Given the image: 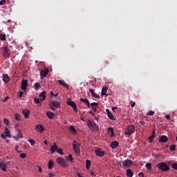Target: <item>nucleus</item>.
Wrapping results in <instances>:
<instances>
[{
	"label": "nucleus",
	"instance_id": "obj_62",
	"mask_svg": "<svg viewBox=\"0 0 177 177\" xmlns=\"http://www.w3.org/2000/svg\"><path fill=\"white\" fill-rule=\"evenodd\" d=\"M80 119L82 120V121H85V118L82 116L80 117Z\"/></svg>",
	"mask_w": 177,
	"mask_h": 177
},
{
	"label": "nucleus",
	"instance_id": "obj_30",
	"mask_svg": "<svg viewBox=\"0 0 177 177\" xmlns=\"http://www.w3.org/2000/svg\"><path fill=\"white\" fill-rule=\"evenodd\" d=\"M69 130L71 132H72V133H77V131L75 129V127H74V125H71L69 127Z\"/></svg>",
	"mask_w": 177,
	"mask_h": 177
},
{
	"label": "nucleus",
	"instance_id": "obj_25",
	"mask_svg": "<svg viewBox=\"0 0 177 177\" xmlns=\"http://www.w3.org/2000/svg\"><path fill=\"white\" fill-rule=\"evenodd\" d=\"M46 115H47V117H48V118L50 120H52L55 117V114L52 111H47L46 112Z\"/></svg>",
	"mask_w": 177,
	"mask_h": 177
},
{
	"label": "nucleus",
	"instance_id": "obj_14",
	"mask_svg": "<svg viewBox=\"0 0 177 177\" xmlns=\"http://www.w3.org/2000/svg\"><path fill=\"white\" fill-rule=\"evenodd\" d=\"M36 131L41 133L42 132H44V131H45V127H43V125H41V124H39L36 125Z\"/></svg>",
	"mask_w": 177,
	"mask_h": 177
},
{
	"label": "nucleus",
	"instance_id": "obj_51",
	"mask_svg": "<svg viewBox=\"0 0 177 177\" xmlns=\"http://www.w3.org/2000/svg\"><path fill=\"white\" fill-rule=\"evenodd\" d=\"M4 122H5V124H6V125H8L9 120H8V118H4Z\"/></svg>",
	"mask_w": 177,
	"mask_h": 177
},
{
	"label": "nucleus",
	"instance_id": "obj_10",
	"mask_svg": "<svg viewBox=\"0 0 177 177\" xmlns=\"http://www.w3.org/2000/svg\"><path fill=\"white\" fill-rule=\"evenodd\" d=\"M95 154L96 156H99V157H103L105 154V151L101 150L100 147L95 149Z\"/></svg>",
	"mask_w": 177,
	"mask_h": 177
},
{
	"label": "nucleus",
	"instance_id": "obj_20",
	"mask_svg": "<svg viewBox=\"0 0 177 177\" xmlns=\"http://www.w3.org/2000/svg\"><path fill=\"white\" fill-rule=\"evenodd\" d=\"M119 142H118V140H114L113 142H111V147H112V149H117L118 146H119Z\"/></svg>",
	"mask_w": 177,
	"mask_h": 177
},
{
	"label": "nucleus",
	"instance_id": "obj_40",
	"mask_svg": "<svg viewBox=\"0 0 177 177\" xmlns=\"http://www.w3.org/2000/svg\"><path fill=\"white\" fill-rule=\"evenodd\" d=\"M57 151L59 153V154H64V150L62 148H59L57 146Z\"/></svg>",
	"mask_w": 177,
	"mask_h": 177
},
{
	"label": "nucleus",
	"instance_id": "obj_19",
	"mask_svg": "<svg viewBox=\"0 0 177 177\" xmlns=\"http://www.w3.org/2000/svg\"><path fill=\"white\" fill-rule=\"evenodd\" d=\"M48 73V69L41 70V71L40 73L41 78H46V77L47 76Z\"/></svg>",
	"mask_w": 177,
	"mask_h": 177
},
{
	"label": "nucleus",
	"instance_id": "obj_9",
	"mask_svg": "<svg viewBox=\"0 0 177 177\" xmlns=\"http://www.w3.org/2000/svg\"><path fill=\"white\" fill-rule=\"evenodd\" d=\"M3 56L4 57H10V50L8 46H4L3 48Z\"/></svg>",
	"mask_w": 177,
	"mask_h": 177
},
{
	"label": "nucleus",
	"instance_id": "obj_54",
	"mask_svg": "<svg viewBox=\"0 0 177 177\" xmlns=\"http://www.w3.org/2000/svg\"><path fill=\"white\" fill-rule=\"evenodd\" d=\"M1 136L2 139H6V136L4 133H1Z\"/></svg>",
	"mask_w": 177,
	"mask_h": 177
},
{
	"label": "nucleus",
	"instance_id": "obj_12",
	"mask_svg": "<svg viewBox=\"0 0 177 177\" xmlns=\"http://www.w3.org/2000/svg\"><path fill=\"white\" fill-rule=\"evenodd\" d=\"M106 112L107 113V115H108L109 118L115 121L116 117L115 115H113V113H111L109 109H106Z\"/></svg>",
	"mask_w": 177,
	"mask_h": 177
},
{
	"label": "nucleus",
	"instance_id": "obj_15",
	"mask_svg": "<svg viewBox=\"0 0 177 177\" xmlns=\"http://www.w3.org/2000/svg\"><path fill=\"white\" fill-rule=\"evenodd\" d=\"M58 146L56 142H54L52 146H50V151L52 153H55L56 151H57Z\"/></svg>",
	"mask_w": 177,
	"mask_h": 177
},
{
	"label": "nucleus",
	"instance_id": "obj_34",
	"mask_svg": "<svg viewBox=\"0 0 177 177\" xmlns=\"http://www.w3.org/2000/svg\"><path fill=\"white\" fill-rule=\"evenodd\" d=\"M15 139H20V138H23V133H21V132H19L17 135H15V136H14Z\"/></svg>",
	"mask_w": 177,
	"mask_h": 177
},
{
	"label": "nucleus",
	"instance_id": "obj_61",
	"mask_svg": "<svg viewBox=\"0 0 177 177\" xmlns=\"http://www.w3.org/2000/svg\"><path fill=\"white\" fill-rule=\"evenodd\" d=\"M90 174L93 176V175H95V172L93 171H91Z\"/></svg>",
	"mask_w": 177,
	"mask_h": 177
},
{
	"label": "nucleus",
	"instance_id": "obj_47",
	"mask_svg": "<svg viewBox=\"0 0 177 177\" xmlns=\"http://www.w3.org/2000/svg\"><path fill=\"white\" fill-rule=\"evenodd\" d=\"M34 100H35V102L37 103V104L40 103V100L38 99L37 97H35Z\"/></svg>",
	"mask_w": 177,
	"mask_h": 177
},
{
	"label": "nucleus",
	"instance_id": "obj_39",
	"mask_svg": "<svg viewBox=\"0 0 177 177\" xmlns=\"http://www.w3.org/2000/svg\"><path fill=\"white\" fill-rule=\"evenodd\" d=\"M15 120H17V121L21 120V115L20 114H19V113H17V114H15Z\"/></svg>",
	"mask_w": 177,
	"mask_h": 177
},
{
	"label": "nucleus",
	"instance_id": "obj_27",
	"mask_svg": "<svg viewBox=\"0 0 177 177\" xmlns=\"http://www.w3.org/2000/svg\"><path fill=\"white\" fill-rule=\"evenodd\" d=\"M4 133H6V136H8L9 138H11V132L7 127H6V128H5Z\"/></svg>",
	"mask_w": 177,
	"mask_h": 177
},
{
	"label": "nucleus",
	"instance_id": "obj_60",
	"mask_svg": "<svg viewBox=\"0 0 177 177\" xmlns=\"http://www.w3.org/2000/svg\"><path fill=\"white\" fill-rule=\"evenodd\" d=\"M117 109H118L117 106H115V107H113L112 109L113 111H115V110H117Z\"/></svg>",
	"mask_w": 177,
	"mask_h": 177
},
{
	"label": "nucleus",
	"instance_id": "obj_31",
	"mask_svg": "<svg viewBox=\"0 0 177 177\" xmlns=\"http://www.w3.org/2000/svg\"><path fill=\"white\" fill-rule=\"evenodd\" d=\"M155 133H156V131H155V129H153L152 135L151 136H149V142H153V140L154 139Z\"/></svg>",
	"mask_w": 177,
	"mask_h": 177
},
{
	"label": "nucleus",
	"instance_id": "obj_28",
	"mask_svg": "<svg viewBox=\"0 0 177 177\" xmlns=\"http://www.w3.org/2000/svg\"><path fill=\"white\" fill-rule=\"evenodd\" d=\"M80 101L85 103V104H87L88 107H91V103H89V100H88V99H80Z\"/></svg>",
	"mask_w": 177,
	"mask_h": 177
},
{
	"label": "nucleus",
	"instance_id": "obj_37",
	"mask_svg": "<svg viewBox=\"0 0 177 177\" xmlns=\"http://www.w3.org/2000/svg\"><path fill=\"white\" fill-rule=\"evenodd\" d=\"M41 84L40 82H36V84H35V89H39V88H41Z\"/></svg>",
	"mask_w": 177,
	"mask_h": 177
},
{
	"label": "nucleus",
	"instance_id": "obj_53",
	"mask_svg": "<svg viewBox=\"0 0 177 177\" xmlns=\"http://www.w3.org/2000/svg\"><path fill=\"white\" fill-rule=\"evenodd\" d=\"M48 176L49 177H54L55 176V174H53L52 172H49Z\"/></svg>",
	"mask_w": 177,
	"mask_h": 177
},
{
	"label": "nucleus",
	"instance_id": "obj_64",
	"mask_svg": "<svg viewBox=\"0 0 177 177\" xmlns=\"http://www.w3.org/2000/svg\"><path fill=\"white\" fill-rule=\"evenodd\" d=\"M39 172H42V168H41V167H39Z\"/></svg>",
	"mask_w": 177,
	"mask_h": 177
},
{
	"label": "nucleus",
	"instance_id": "obj_46",
	"mask_svg": "<svg viewBox=\"0 0 177 177\" xmlns=\"http://www.w3.org/2000/svg\"><path fill=\"white\" fill-rule=\"evenodd\" d=\"M172 167L174 168V169H177V162H173Z\"/></svg>",
	"mask_w": 177,
	"mask_h": 177
},
{
	"label": "nucleus",
	"instance_id": "obj_26",
	"mask_svg": "<svg viewBox=\"0 0 177 177\" xmlns=\"http://www.w3.org/2000/svg\"><path fill=\"white\" fill-rule=\"evenodd\" d=\"M127 175L129 177L133 176V172L132 169H131L130 168H128V169H127Z\"/></svg>",
	"mask_w": 177,
	"mask_h": 177
},
{
	"label": "nucleus",
	"instance_id": "obj_50",
	"mask_svg": "<svg viewBox=\"0 0 177 177\" xmlns=\"http://www.w3.org/2000/svg\"><path fill=\"white\" fill-rule=\"evenodd\" d=\"M6 0H0V5L2 6V5H4V3H6Z\"/></svg>",
	"mask_w": 177,
	"mask_h": 177
},
{
	"label": "nucleus",
	"instance_id": "obj_1",
	"mask_svg": "<svg viewBox=\"0 0 177 177\" xmlns=\"http://www.w3.org/2000/svg\"><path fill=\"white\" fill-rule=\"evenodd\" d=\"M87 125L88 128H90L91 131L97 132L99 129V127L97 125L95 121H91V120H88Z\"/></svg>",
	"mask_w": 177,
	"mask_h": 177
},
{
	"label": "nucleus",
	"instance_id": "obj_43",
	"mask_svg": "<svg viewBox=\"0 0 177 177\" xmlns=\"http://www.w3.org/2000/svg\"><path fill=\"white\" fill-rule=\"evenodd\" d=\"M108 131H109V132H111V135L113 136V135H114V129H113V128H111V127H109L108 128Z\"/></svg>",
	"mask_w": 177,
	"mask_h": 177
},
{
	"label": "nucleus",
	"instance_id": "obj_2",
	"mask_svg": "<svg viewBox=\"0 0 177 177\" xmlns=\"http://www.w3.org/2000/svg\"><path fill=\"white\" fill-rule=\"evenodd\" d=\"M156 167L159 169H160V171H169V169H170L169 165H168L165 162H158V164H157Z\"/></svg>",
	"mask_w": 177,
	"mask_h": 177
},
{
	"label": "nucleus",
	"instance_id": "obj_57",
	"mask_svg": "<svg viewBox=\"0 0 177 177\" xmlns=\"http://www.w3.org/2000/svg\"><path fill=\"white\" fill-rule=\"evenodd\" d=\"M166 118H167V120H170L171 116L169 115V114H167V115H166Z\"/></svg>",
	"mask_w": 177,
	"mask_h": 177
},
{
	"label": "nucleus",
	"instance_id": "obj_24",
	"mask_svg": "<svg viewBox=\"0 0 177 177\" xmlns=\"http://www.w3.org/2000/svg\"><path fill=\"white\" fill-rule=\"evenodd\" d=\"M107 91H108L107 86H103L102 89L101 95L102 96H104V95L108 96V95L106 93Z\"/></svg>",
	"mask_w": 177,
	"mask_h": 177
},
{
	"label": "nucleus",
	"instance_id": "obj_23",
	"mask_svg": "<svg viewBox=\"0 0 177 177\" xmlns=\"http://www.w3.org/2000/svg\"><path fill=\"white\" fill-rule=\"evenodd\" d=\"M3 82H5V84H8L10 81V78L8 74H3Z\"/></svg>",
	"mask_w": 177,
	"mask_h": 177
},
{
	"label": "nucleus",
	"instance_id": "obj_18",
	"mask_svg": "<svg viewBox=\"0 0 177 177\" xmlns=\"http://www.w3.org/2000/svg\"><path fill=\"white\" fill-rule=\"evenodd\" d=\"M39 98L41 102H43L44 100H46V92H45V91H43V92H41L39 94Z\"/></svg>",
	"mask_w": 177,
	"mask_h": 177
},
{
	"label": "nucleus",
	"instance_id": "obj_16",
	"mask_svg": "<svg viewBox=\"0 0 177 177\" xmlns=\"http://www.w3.org/2000/svg\"><path fill=\"white\" fill-rule=\"evenodd\" d=\"M0 168H1L2 171H6L8 165L3 161H0Z\"/></svg>",
	"mask_w": 177,
	"mask_h": 177
},
{
	"label": "nucleus",
	"instance_id": "obj_52",
	"mask_svg": "<svg viewBox=\"0 0 177 177\" xmlns=\"http://www.w3.org/2000/svg\"><path fill=\"white\" fill-rule=\"evenodd\" d=\"M24 93L23 92V91H21L19 92V97H22Z\"/></svg>",
	"mask_w": 177,
	"mask_h": 177
},
{
	"label": "nucleus",
	"instance_id": "obj_59",
	"mask_svg": "<svg viewBox=\"0 0 177 177\" xmlns=\"http://www.w3.org/2000/svg\"><path fill=\"white\" fill-rule=\"evenodd\" d=\"M97 106H95V107L93 108V111H97Z\"/></svg>",
	"mask_w": 177,
	"mask_h": 177
},
{
	"label": "nucleus",
	"instance_id": "obj_21",
	"mask_svg": "<svg viewBox=\"0 0 177 177\" xmlns=\"http://www.w3.org/2000/svg\"><path fill=\"white\" fill-rule=\"evenodd\" d=\"M89 91L91 92V95H92L93 97H95L96 99H100L99 95H97V94L96 93V92H95V90H94V89L90 88V89H89Z\"/></svg>",
	"mask_w": 177,
	"mask_h": 177
},
{
	"label": "nucleus",
	"instance_id": "obj_5",
	"mask_svg": "<svg viewBox=\"0 0 177 177\" xmlns=\"http://www.w3.org/2000/svg\"><path fill=\"white\" fill-rule=\"evenodd\" d=\"M49 106L51 109V110L55 111L56 109H59V107H61V103L57 100H53L51 103L49 104Z\"/></svg>",
	"mask_w": 177,
	"mask_h": 177
},
{
	"label": "nucleus",
	"instance_id": "obj_32",
	"mask_svg": "<svg viewBox=\"0 0 177 177\" xmlns=\"http://www.w3.org/2000/svg\"><path fill=\"white\" fill-rule=\"evenodd\" d=\"M66 159L67 160V161H71V162H73L74 158H73L72 154H69L68 156V157H66Z\"/></svg>",
	"mask_w": 177,
	"mask_h": 177
},
{
	"label": "nucleus",
	"instance_id": "obj_35",
	"mask_svg": "<svg viewBox=\"0 0 177 177\" xmlns=\"http://www.w3.org/2000/svg\"><path fill=\"white\" fill-rule=\"evenodd\" d=\"M1 41H6V35L5 34L0 35Z\"/></svg>",
	"mask_w": 177,
	"mask_h": 177
},
{
	"label": "nucleus",
	"instance_id": "obj_8",
	"mask_svg": "<svg viewBox=\"0 0 177 177\" xmlns=\"http://www.w3.org/2000/svg\"><path fill=\"white\" fill-rule=\"evenodd\" d=\"M122 162L124 167H128V169L129 168V167H131V165H132L133 161H131V160H124L123 161H120V163Z\"/></svg>",
	"mask_w": 177,
	"mask_h": 177
},
{
	"label": "nucleus",
	"instance_id": "obj_42",
	"mask_svg": "<svg viewBox=\"0 0 177 177\" xmlns=\"http://www.w3.org/2000/svg\"><path fill=\"white\" fill-rule=\"evenodd\" d=\"M176 145H171V146H170L171 151H174V150H176Z\"/></svg>",
	"mask_w": 177,
	"mask_h": 177
},
{
	"label": "nucleus",
	"instance_id": "obj_63",
	"mask_svg": "<svg viewBox=\"0 0 177 177\" xmlns=\"http://www.w3.org/2000/svg\"><path fill=\"white\" fill-rule=\"evenodd\" d=\"M44 143L45 145H48V140H44Z\"/></svg>",
	"mask_w": 177,
	"mask_h": 177
},
{
	"label": "nucleus",
	"instance_id": "obj_56",
	"mask_svg": "<svg viewBox=\"0 0 177 177\" xmlns=\"http://www.w3.org/2000/svg\"><path fill=\"white\" fill-rule=\"evenodd\" d=\"M136 104V102H133V103H131V107H135Z\"/></svg>",
	"mask_w": 177,
	"mask_h": 177
},
{
	"label": "nucleus",
	"instance_id": "obj_48",
	"mask_svg": "<svg viewBox=\"0 0 177 177\" xmlns=\"http://www.w3.org/2000/svg\"><path fill=\"white\" fill-rule=\"evenodd\" d=\"M15 150L18 151V153H21V150H19V146L17 145L15 146Z\"/></svg>",
	"mask_w": 177,
	"mask_h": 177
},
{
	"label": "nucleus",
	"instance_id": "obj_41",
	"mask_svg": "<svg viewBox=\"0 0 177 177\" xmlns=\"http://www.w3.org/2000/svg\"><path fill=\"white\" fill-rule=\"evenodd\" d=\"M28 141L30 143V145H32V146H34V145L36 144L35 139H29Z\"/></svg>",
	"mask_w": 177,
	"mask_h": 177
},
{
	"label": "nucleus",
	"instance_id": "obj_49",
	"mask_svg": "<svg viewBox=\"0 0 177 177\" xmlns=\"http://www.w3.org/2000/svg\"><path fill=\"white\" fill-rule=\"evenodd\" d=\"M138 176H140V177H145V174H144V172H139Z\"/></svg>",
	"mask_w": 177,
	"mask_h": 177
},
{
	"label": "nucleus",
	"instance_id": "obj_3",
	"mask_svg": "<svg viewBox=\"0 0 177 177\" xmlns=\"http://www.w3.org/2000/svg\"><path fill=\"white\" fill-rule=\"evenodd\" d=\"M73 148L76 153V154H80L81 153V145L77 142V140H73Z\"/></svg>",
	"mask_w": 177,
	"mask_h": 177
},
{
	"label": "nucleus",
	"instance_id": "obj_29",
	"mask_svg": "<svg viewBox=\"0 0 177 177\" xmlns=\"http://www.w3.org/2000/svg\"><path fill=\"white\" fill-rule=\"evenodd\" d=\"M55 164V162L53 161V160H49L48 162V168L50 169H52L53 168V165Z\"/></svg>",
	"mask_w": 177,
	"mask_h": 177
},
{
	"label": "nucleus",
	"instance_id": "obj_38",
	"mask_svg": "<svg viewBox=\"0 0 177 177\" xmlns=\"http://www.w3.org/2000/svg\"><path fill=\"white\" fill-rule=\"evenodd\" d=\"M98 104H99V103L94 102L93 103L91 104V106L93 109V110L94 111V108L95 107V106H98Z\"/></svg>",
	"mask_w": 177,
	"mask_h": 177
},
{
	"label": "nucleus",
	"instance_id": "obj_55",
	"mask_svg": "<svg viewBox=\"0 0 177 177\" xmlns=\"http://www.w3.org/2000/svg\"><path fill=\"white\" fill-rule=\"evenodd\" d=\"M8 99H10L9 96H6L5 97V99H3V102H7V100H8Z\"/></svg>",
	"mask_w": 177,
	"mask_h": 177
},
{
	"label": "nucleus",
	"instance_id": "obj_44",
	"mask_svg": "<svg viewBox=\"0 0 177 177\" xmlns=\"http://www.w3.org/2000/svg\"><path fill=\"white\" fill-rule=\"evenodd\" d=\"M19 156L21 158H26V157H27V154H26V153H21V154H19Z\"/></svg>",
	"mask_w": 177,
	"mask_h": 177
},
{
	"label": "nucleus",
	"instance_id": "obj_13",
	"mask_svg": "<svg viewBox=\"0 0 177 177\" xmlns=\"http://www.w3.org/2000/svg\"><path fill=\"white\" fill-rule=\"evenodd\" d=\"M169 139L167 136V135H162V136H160V139H159V142L160 143H166L167 142H168Z\"/></svg>",
	"mask_w": 177,
	"mask_h": 177
},
{
	"label": "nucleus",
	"instance_id": "obj_22",
	"mask_svg": "<svg viewBox=\"0 0 177 177\" xmlns=\"http://www.w3.org/2000/svg\"><path fill=\"white\" fill-rule=\"evenodd\" d=\"M58 82L59 84H60V85H62V86H64V88H67V89H69V86L68 85V84H66L64 80H59Z\"/></svg>",
	"mask_w": 177,
	"mask_h": 177
},
{
	"label": "nucleus",
	"instance_id": "obj_7",
	"mask_svg": "<svg viewBox=\"0 0 177 177\" xmlns=\"http://www.w3.org/2000/svg\"><path fill=\"white\" fill-rule=\"evenodd\" d=\"M67 104H68V106H71V107H73L75 113H77L78 110L77 109V104H76V103H75V102H73V100L71 99H68Z\"/></svg>",
	"mask_w": 177,
	"mask_h": 177
},
{
	"label": "nucleus",
	"instance_id": "obj_17",
	"mask_svg": "<svg viewBox=\"0 0 177 177\" xmlns=\"http://www.w3.org/2000/svg\"><path fill=\"white\" fill-rule=\"evenodd\" d=\"M30 110H28V109H23L22 110V114H24V115H25V118H28L29 115H30Z\"/></svg>",
	"mask_w": 177,
	"mask_h": 177
},
{
	"label": "nucleus",
	"instance_id": "obj_6",
	"mask_svg": "<svg viewBox=\"0 0 177 177\" xmlns=\"http://www.w3.org/2000/svg\"><path fill=\"white\" fill-rule=\"evenodd\" d=\"M57 162H58V164H59L62 167H68L67 161L63 157H57Z\"/></svg>",
	"mask_w": 177,
	"mask_h": 177
},
{
	"label": "nucleus",
	"instance_id": "obj_45",
	"mask_svg": "<svg viewBox=\"0 0 177 177\" xmlns=\"http://www.w3.org/2000/svg\"><path fill=\"white\" fill-rule=\"evenodd\" d=\"M155 114V112L153 111V110H151L150 111H148L147 115H153Z\"/></svg>",
	"mask_w": 177,
	"mask_h": 177
},
{
	"label": "nucleus",
	"instance_id": "obj_58",
	"mask_svg": "<svg viewBox=\"0 0 177 177\" xmlns=\"http://www.w3.org/2000/svg\"><path fill=\"white\" fill-rule=\"evenodd\" d=\"M77 176H79V177H84V176H82L81 175L80 172H77Z\"/></svg>",
	"mask_w": 177,
	"mask_h": 177
},
{
	"label": "nucleus",
	"instance_id": "obj_33",
	"mask_svg": "<svg viewBox=\"0 0 177 177\" xmlns=\"http://www.w3.org/2000/svg\"><path fill=\"white\" fill-rule=\"evenodd\" d=\"M91 160H86V167L87 169H89L91 168Z\"/></svg>",
	"mask_w": 177,
	"mask_h": 177
},
{
	"label": "nucleus",
	"instance_id": "obj_11",
	"mask_svg": "<svg viewBox=\"0 0 177 177\" xmlns=\"http://www.w3.org/2000/svg\"><path fill=\"white\" fill-rule=\"evenodd\" d=\"M28 86V82L27 80H23L21 82V89L22 91H26Z\"/></svg>",
	"mask_w": 177,
	"mask_h": 177
},
{
	"label": "nucleus",
	"instance_id": "obj_4",
	"mask_svg": "<svg viewBox=\"0 0 177 177\" xmlns=\"http://www.w3.org/2000/svg\"><path fill=\"white\" fill-rule=\"evenodd\" d=\"M136 127L135 125H128L124 131V134L130 136L135 132Z\"/></svg>",
	"mask_w": 177,
	"mask_h": 177
},
{
	"label": "nucleus",
	"instance_id": "obj_36",
	"mask_svg": "<svg viewBox=\"0 0 177 177\" xmlns=\"http://www.w3.org/2000/svg\"><path fill=\"white\" fill-rule=\"evenodd\" d=\"M146 167L148 169L151 170L152 169V164L151 162H147Z\"/></svg>",
	"mask_w": 177,
	"mask_h": 177
}]
</instances>
